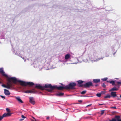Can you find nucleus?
Wrapping results in <instances>:
<instances>
[{
    "label": "nucleus",
    "mask_w": 121,
    "mask_h": 121,
    "mask_svg": "<svg viewBox=\"0 0 121 121\" xmlns=\"http://www.w3.org/2000/svg\"><path fill=\"white\" fill-rule=\"evenodd\" d=\"M0 96L2 98L4 99H5V97L3 95H0Z\"/></svg>",
    "instance_id": "nucleus-33"
},
{
    "label": "nucleus",
    "mask_w": 121,
    "mask_h": 121,
    "mask_svg": "<svg viewBox=\"0 0 121 121\" xmlns=\"http://www.w3.org/2000/svg\"><path fill=\"white\" fill-rule=\"evenodd\" d=\"M15 98L19 102L21 103H23V102L22 100L20 99V97H19L15 96Z\"/></svg>",
    "instance_id": "nucleus-13"
},
{
    "label": "nucleus",
    "mask_w": 121,
    "mask_h": 121,
    "mask_svg": "<svg viewBox=\"0 0 121 121\" xmlns=\"http://www.w3.org/2000/svg\"><path fill=\"white\" fill-rule=\"evenodd\" d=\"M96 96L98 97H100L101 95V94L100 93H97L96 95Z\"/></svg>",
    "instance_id": "nucleus-21"
},
{
    "label": "nucleus",
    "mask_w": 121,
    "mask_h": 121,
    "mask_svg": "<svg viewBox=\"0 0 121 121\" xmlns=\"http://www.w3.org/2000/svg\"><path fill=\"white\" fill-rule=\"evenodd\" d=\"M77 82L78 84V86L79 87H83V86L84 85L82 84L84 82L83 81L80 80L78 81Z\"/></svg>",
    "instance_id": "nucleus-6"
},
{
    "label": "nucleus",
    "mask_w": 121,
    "mask_h": 121,
    "mask_svg": "<svg viewBox=\"0 0 121 121\" xmlns=\"http://www.w3.org/2000/svg\"><path fill=\"white\" fill-rule=\"evenodd\" d=\"M120 97L121 98V95H120Z\"/></svg>",
    "instance_id": "nucleus-46"
},
{
    "label": "nucleus",
    "mask_w": 121,
    "mask_h": 121,
    "mask_svg": "<svg viewBox=\"0 0 121 121\" xmlns=\"http://www.w3.org/2000/svg\"><path fill=\"white\" fill-rule=\"evenodd\" d=\"M110 95L111 96L113 97L114 98L117 96V94L116 92H112L110 93Z\"/></svg>",
    "instance_id": "nucleus-11"
},
{
    "label": "nucleus",
    "mask_w": 121,
    "mask_h": 121,
    "mask_svg": "<svg viewBox=\"0 0 121 121\" xmlns=\"http://www.w3.org/2000/svg\"><path fill=\"white\" fill-rule=\"evenodd\" d=\"M32 121H36V120L35 119V120H32Z\"/></svg>",
    "instance_id": "nucleus-42"
},
{
    "label": "nucleus",
    "mask_w": 121,
    "mask_h": 121,
    "mask_svg": "<svg viewBox=\"0 0 121 121\" xmlns=\"http://www.w3.org/2000/svg\"><path fill=\"white\" fill-rule=\"evenodd\" d=\"M102 86L103 87H105V85L104 83H103L102 85Z\"/></svg>",
    "instance_id": "nucleus-29"
},
{
    "label": "nucleus",
    "mask_w": 121,
    "mask_h": 121,
    "mask_svg": "<svg viewBox=\"0 0 121 121\" xmlns=\"http://www.w3.org/2000/svg\"><path fill=\"white\" fill-rule=\"evenodd\" d=\"M106 93V92L105 91H102L101 92V95H103L104 94H105Z\"/></svg>",
    "instance_id": "nucleus-23"
},
{
    "label": "nucleus",
    "mask_w": 121,
    "mask_h": 121,
    "mask_svg": "<svg viewBox=\"0 0 121 121\" xmlns=\"http://www.w3.org/2000/svg\"><path fill=\"white\" fill-rule=\"evenodd\" d=\"M39 92L41 94H42V92Z\"/></svg>",
    "instance_id": "nucleus-44"
},
{
    "label": "nucleus",
    "mask_w": 121,
    "mask_h": 121,
    "mask_svg": "<svg viewBox=\"0 0 121 121\" xmlns=\"http://www.w3.org/2000/svg\"><path fill=\"white\" fill-rule=\"evenodd\" d=\"M104 98H106V96H104Z\"/></svg>",
    "instance_id": "nucleus-43"
},
{
    "label": "nucleus",
    "mask_w": 121,
    "mask_h": 121,
    "mask_svg": "<svg viewBox=\"0 0 121 121\" xmlns=\"http://www.w3.org/2000/svg\"><path fill=\"white\" fill-rule=\"evenodd\" d=\"M111 95L107 94L106 95V98H110L111 97Z\"/></svg>",
    "instance_id": "nucleus-24"
},
{
    "label": "nucleus",
    "mask_w": 121,
    "mask_h": 121,
    "mask_svg": "<svg viewBox=\"0 0 121 121\" xmlns=\"http://www.w3.org/2000/svg\"><path fill=\"white\" fill-rule=\"evenodd\" d=\"M64 95V93H60L58 94H56L55 95L56 96H61L63 95Z\"/></svg>",
    "instance_id": "nucleus-19"
},
{
    "label": "nucleus",
    "mask_w": 121,
    "mask_h": 121,
    "mask_svg": "<svg viewBox=\"0 0 121 121\" xmlns=\"http://www.w3.org/2000/svg\"><path fill=\"white\" fill-rule=\"evenodd\" d=\"M4 93L6 95H9L10 94L9 91L8 90L4 89Z\"/></svg>",
    "instance_id": "nucleus-14"
},
{
    "label": "nucleus",
    "mask_w": 121,
    "mask_h": 121,
    "mask_svg": "<svg viewBox=\"0 0 121 121\" xmlns=\"http://www.w3.org/2000/svg\"><path fill=\"white\" fill-rule=\"evenodd\" d=\"M102 80L103 81H106V78H104L102 79Z\"/></svg>",
    "instance_id": "nucleus-32"
},
{
    "label": "nucleus",
    "mask_w": 121,
    "mask_h": 121,
    "mask_svg": "<svg viewBox=\"0 0 121 121\" xmlns=\"http://www.w3.org/2000/svg\"><path fill=\"white\" fill-rule=\"evenodd\" d=\"M98 86V85L97 84H96V85H95V86L96 87L97 86Z\"/></svg>",
    "instance_id": "nucleus-41"
},
{
    "label": "nucleus",
    "mask_w": 121,
    "mask_h": 121,
    "mask_svg": "<svg viewBox=\"0 0 121 121\" xmlns=\"http://www.w3.org/2000/svg\"><path fill=\"white\" fill-rule=\"evenodd\" d=\"M115 118H116L117 121H121V119H120V117L119 116H115Z\"/></svg>",
    "instance_id": "nucleus-18"
},
{
    "label": "nucleus",
    "mask_w": 121,
    "mask_h": 121,
    "mask_svg": "<svg viewBox=\"0 0 121 121\" xmlns=\"http://www.w3.org/2000/svg\"><path fill=\"white\" fill-rule=\"evenodd\" d=\"M0 73H1L3 76L6 77H8L7 75L4 73V72L3 70V68H0Z\"/></svg>",
    "instance_id": "nucleus-8"
},
{
    "label": "nucleus",
    "mask_w": 121,
    "mask_h": 121,
    "mask_svg": "<svg viewBox=\"0 0 121 121\" xmlns=\"http://www.w3.org/2000/svg\"><path fill=\"white\" fill-rule=\"evenodd\" d=\"M24 93H31L35 94L38 92H37L34 90H27L26 91L23 92Z\"/></svg>",
    "instance_id": "nucleus-7"
},
{
    "label": "nucleus",
    "mask_w": 121,
    "mask_h": 121,
    "mask_svg": "<svg viewBox=\"0 0 121 121\" xmlns=\"http://www.w3.org/2000/svg\"><path fill=\"white\" fill-rule=\"evenodd\" d=\"M104 105V104H99V105Z\"/></svg>",
    "instance_id": "nucleus-40"
},
{
    "label": "nucleus",
    "mask_w": 121,
    "mask_h": 121,
    "mask_svg": "<svg viewBox=\"0 0 121 121\" xmlns=\"http://www.w3.org/2000/svg\"><path fill=\"white\" fill-rule=\"evenodd\" d=\"M78 102H79L81 103V102H82V101L81 100H78Z\"/></svg>",
    "instance_id": "nucleus-36"
},
{
    "label": "nucleus",
    "mask_w": 121,
    "mask_h": 121,
    "mask_svg": "<svg viewBox=\"0 0 121 121\" xmlns=\"http://www.w3.org/2000/svg\"><path fill=\"white\" fill-rule=\"evenodd\" d=\"M70 57V55L68 54L66 55L65 57V60L68 59Z\"/></svg>",
    "instance_id": "nucleus-17"
},
{
    "label": "nucleus",
    "mask_w": 121,
    "mask_h": 121,
    "mask_svg": "<svg viewBox=\"0 0 121 121\" xmlns=\"http://www.w3.org/2000/svg\"><path fill=\"white\" fill-rule=\"evenodd\" d=\"M104 110H102L101 111V115H103L104 113Z\"/></svg>",
    "instance_id": "nucleus-28"
},
{
    "label": "nucleus",
    "mask_w": 121,
    "mask_h": 121,
    "mask_svg": "<svg viewBox=\"0 0 121 121\" xmlns=\"http://www.w3.org/2000/svg\"><path fill=\"white\" fill-rule=\"evenodd\" d=\"M117 100H121V99H120V98L118 97L117 98Z\"/></svg>",
    "instance_id": "nucleus-35"
},
{
    "label": "nucleus",
    "mask_w": 121,
    "mask_h": 121,
    "mask_svg": "<svg viewBox=\"0 0 121 121\" xmlns=\"http://www.w3.org/2000/svg\"><path fill=\"white\" fill-rule=\"evenodd\" d=\"M114 51L113 52H112V53H113V54L114 55H114L116 53V50H114Z\"/></svg>",
    "instance_id": "nucleus-27"
},
{
    "label": "nucleus",
    "mask_w": 121,
    "mask_h": 121,
    "mask_svg": "<svg viewBox=\"0 0 121 121\" xmlns=\"http://www.w3.org/2000/svg\"><path fill=\"white\" fill-rule=\"evenodd\" d=\"M109 121H117V120L116 119L113 118Z\"/></svg>",
    "instance_id": "nucleus-25"
},
{
    "label": "nucleus",
    "mask_w": 121,
    "mask_h": 121,
    "mask_svg": "<svg viewBox=\"0 0 121 121\" xmlns=\"http://www.w3.org/2000/svg\"><path fill=\"white\" fill-rule=\"evenodd\" d=\"M8 81L7 86L3 84L2 85V86L8 89L12 88L13 86V83L11 82V81H12L14 83H16L17 82H18L20 83L21 85L22 86H26L27 85L32 86L34 85V83L32 82H26L20 80H17L16 78L15 77L9 78H8Z\"/></svg>",
    "instance_id": "nucleus-1"
},
{
    "label": "nucleus",
    "mask_w": 121,
    "mask_h": 121,
    "mask_svg": "<svg viewBox=\"0 0 121 121\" xmlns=\"http://www.w3.org/2000/svg\"><path fill=\"white\" fill-rule=\"evenodd\" d=\"M29 102L31 104H35V102L34 101V99L33 97H30L29 98Z\"/></svg>",
    "instance_id": "nucleus-9"
},
{
    "label": "nucleus",
    "mask_w": 121,
    "mask_h": 121,
    "mask_svg": "<svg viewBox=\"0 0 121 121\" xmlns=\"http://www.w3.org/2000/svg\"><path fill=\"white\" fill-rule=\"evenodd\" d=\"M108 78H106V80H107ZM106 82H109L110 83L112 84V85H115V82L113 80L110 81H106Z\"/></svg>",
    "instance_id": "nucleus-15"
},
{
    "label": "nucleus",
    "mask_w": 121,
    "mask_h": 121,
    "mask_svg": "<svg viewBox=\"0 0 121 121\" xmlns=\"http://www.w3.org/2000/svg\"><path fill=\"white\" fill-rule=\"evenodd\" d=\"M6 110L8 113L10 112V110L8 108H6Z\"/></svg>",
    "instance_id": "nucleus-22"
},
{
    "label": "nucleus",
    "mask_w": 121,
    "mask_h": 121,
    "mask_svg": "<svg viewBox=\"0 0 121 121\" xmlns=\"http://www.w3.org/2000/svg\"><path fill=\"white\" fill-rule=\"evenodd\" d=\"M35 87L38 89L42 90H44L45 88H49L50 89H48L47 90L50 92H51L52 90L55 89V86H52L51 84H46L44 86H43L40 84L36 85Z\"/></svg>",
    "instance_id": "nucleus-2"
},
{
    "label": "nucleus",
    "mask_w": 121,
    "mask_h": 121,
    "mask_svg": "<svg viewBox=\"0 0 121 121\" xmlns=\"http://www.w3.org/2000/svg\"><path fill=\"white\" fill-rule=\"evenodd\" d=\"M118 90V88H116V86H114L113 88H112L111 89H110L109 90V91L112 92L115 91H117Z\"/></svg>",
    "instance_id": "nucleus-12"
},
{
    "label": "nucleus",
    "mask_w": 121,
    "mask_h": 121,
    "mask_svg": "<svg viewBox=\"0 0 121 121\" xmlns=\"http://www.w3.org/2000/svg\"><path fill=\"white\" fill-rule=\"evenodd\" d=\"M33 118H34V119L35 120V118L34 117H33Z\"/></svg>",
    "instance_id": "nucleus-45"
},
{
    "label": "nucleus",
    "mask_w": 121,
    "mask_h": 121,
    "mask_svg": "<svg viewBox=\"0 0 121 121\" xmlns=\"http://www.w3.org/2000/svg\"><path fill=\"white\" fill-rule=\"evenodd\" d=\"M86 91H83L81 92V93L82 94H84L86 93Z\"/></svg>",
    "instance_id": "nucleus-20"
},
{
    "label": "nucleus",
    "mask_w": 121,
    "mask_h": 121,
    "mask_svg": "<svg viewBox=\"0 0 121 121\" xmlns=\"http://www.w3.org/2000/svg\"><path fill=\"white\" fill-rule=\"evenodd\" d=\"M23 120V119H20V120H19V121H22Z\"/></svg>",
    "instance_id": "nucleus-39"
},
{
    "label": "nucleus",
    "mask_w": 121,
    "mask_h": 121,
    "mask_svg": "<svg viewBox=\"0 0 121 121\" xmlns=\"http://www.w3.org/2000/svg\"><path fill=\"white\" fill-rule=\"evenodd\" d=\"M1 83V82L0 81V84Z\"/></svg>",
    "instance_id": "nucleus-47"
},
{
    "label": "nucleus",
    "mask_w": 121,
    "mask_h": 121,
    "mask_svg": "<svg viewBox=\"0 0 121 121\" xmlns=\"http://www.w3.org/2000/svg\"><path fill=\"white\" fill-rule=\"evenodd\" d=\"M4 117H3V115L2 116H0V121H1L2 120V119Z\"/></svg>",
    "instance_id": "nucleus-26"
},
{
    "label": "nucleus",
    "mask_w": 121,
    "mask_h": 121,
    "mask_svg": "<svg viewBox=\"0 0 121 121\" xmlns=\"http://www.w3.org/2000/svg\"><path fill=\"white\" fill-rule=\"evenodd\" d=\"M84 86L85 87H89L91 86H93L92 83L91 82H89L86 83L84 85Z\"/></svg>",
    "instance_id": "nucleus-4"
},
{
    "label": "nucleus",
    "mask_w": 121,
    "mask_h": 121,
    "mask_svg": "<svg viewBox=\"0 0 121 121\" xmlns=\"http://www.w3.org/2000/svg\"><path fill=\"white\" fill-rule=\"evenodd\" d=\"M49 117H47L46 118V119H49Z\"/></svg>",
    "instance_id": "nucleus-38"
},
{
    "label": "nucleus",
    "mask_w": 121,
    "mask_h": 121,
    "mask_svg": "<svg viewBox=\"0 0 121 121\" xmlns=\"http://www.w3.org/2000/svg\"><path fill=\"white\" fill-rule=\"evenodd\" d=\"M23 118H26V117H25L23 115H22L21 116Z\"/></svg>",
    "instance_id": "nucleus-31"
},
{
    "label": "nucleus",
    "mask_w": 121,
    "mask_h": 121,
    "mask_svg": "<svg viewBox=\"0 0 121 121\" xmlns=\"http://www.w3.org/2000/svg\"><path fill=\"white\" fill-rule=\"evenodd\" d=\"M100 81V79H94L93 80V81L95 83H97L99 82Z\"/></svg>",
    "instance_id": "nucleus-16"
},
{
    "label": "nucleus",
    "mask_w": 121,
    "mask_h": 121,
    "mask_svg": "<svg viewBox=\"0 0 121 121\" xmlns=\"http://www.w3.org/2000/svg\"><path fill=\"white\" fill-rule=\"evenodd\" d=\"M117 84H121V82H117Z\"/></svg>",
    "instance_id": "nucleus-34"
},
{
    "label": "nucleus",
    "mask_w": 121,
    "mask_h": 121,
    "mask_svg": "<svg viewBox=\"0 0 121 121\" xmlns=\"http://www.w3.org/2000/svg\"><path fill=\"white\" fill-rule=\"evenodd\" d=\"M91 105V104H89V105H88L87 106H86L87 107H88L90 106Z\"/></svg>",
    "instance_id": "nucleus-37"
},
{
    "label": "nucleus",
    "mask_w": 121,
    "mask_h": 121,
    "mask_svg": "<svg viewBox=\"0 0 121 121\" xmlns=\"http://www.w3.org/2000/svg\"><path fill=\"white\" fill-rule=\"evenodd\" d=\"M55 86V88H56L59 90H62L64 89L67 90L66 86H65V87L63 86H59L57 87L56 85Z\"/></svg>",
    "instance_id": "nucleus-5"
},
{
    "label": "nucleus",
    "mask_w": 121,
    "mask_h": 121,
    "mask_svg": "<svg viewBox=\"0 0 121 121\" xmlns=\"http://www.w3.org/2000/svg\"><path fill=\"white\" fill-rule=\"evenodd\" d=\"M76 84L75 82H71L68 85H66L67 90L75 89V87L76 86Z\"/></svg>",
    "instance_id": "nucleus-3"
},
{
    "label": "nucleus",
    "mask_w": 121,
    "mask_h": 121,
    "mask_svg": "<svg viewBox=\"0 0 121 121\" xmlns=\"http://www.w3.org/2000/svg\"><path fill=\"white\" fill-rule=\"evenodd\" d=\"M12 114V113L11 112L5 113L3 114V117H5L10 116Z\"/></svg>",
    "instance_id": "nucleus-10"
},
{
    "label": "nucleus",
    "mask_w": 121,
    "mask_h": 121,
    "mask_svg": "<svg viewBox=\"0 0 121 121\" xmlns=\"http://www.w3.org/2000/svg\"><path fill=\"white\" fill-rule=\"evenodd\" d=\"M110 108H114L115 109H117V108H116V107H115V106H114L113 107H110Z\"/></svg>",
    "instance_id": "nucleus-30"
}]
</instances>
